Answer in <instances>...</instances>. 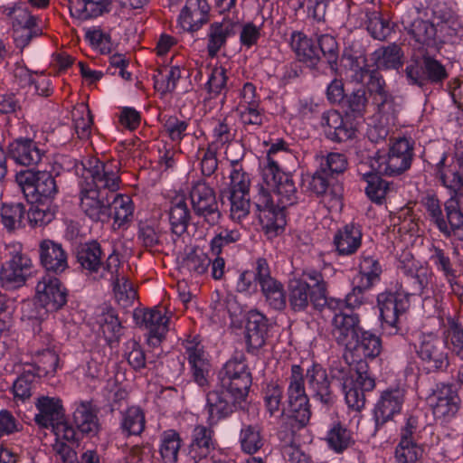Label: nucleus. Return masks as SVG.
<instances>
[{
  "instance_id": "2eb2a0df",
  "label": "nucleus",
  "mask_w": 463,
  "mask_h": 463,
  "mask_svg": "<svg viewBox=\"0 0 463 463\" xmlns=\"http://www.w3.org/2000/svg\"><path fill=\"white\" fill-rule=\"evenodd\" d=\"M332 339L346 351L355 345L363 327L359 314L350 310L333 316L330 323Z\"/></svg>"
},
{
  "instance_id": "f257e3e1",
  "label": "nucleus",
  "mask_w": 463,
  "mask_h": 463,
  "mask_svg": "<svg viewBox=\"0 0 463 463\" xmlns=\"http://www.w3.org/2000/svg\"><path fill=\"white\" fill-rule=\"evenodd\" d=\"M263 184L259 185L254 205L262 229L269 236H276L284 230V210L298 202V193L290 174L281 172L275 160L262 167Z\"/></svg>"
},
{
  "instance_id": "4d7b16f0",
  "label": "nucleus",
  "mask_w": 463,
  "mask_h": 463,
  "mask_svg": "<svg viewBox=\"0 0 463 463\" xmlns=\"http://www.w3.org/2000/svg\"><path fill=\"white\" fill-rule=\"evenodd\" d=\"M444 336L452 346L455 354L463 360V327L455 317L447 318Z\"/></svg>"
},
{
  "instance_id": "0e129e2a",
  "label": "nucleus",
  "mask_w": 463,
  "mask_h": 463,
  "mask_svg": "<svg viewBox=\"0 0 463 463\" xmlns=\"http://www.w3.org/2000/svg\"><path fill=\"white\" fill-rule=\"evenodd\" d=\"M423 449L415 441L400 440L395 449L394 458L397 463H417L422 456Z\"/></svg>"
},
{
  "instance_id": "473e14b6",
  "label": "nucleus",
  "mask_w": 463,
  "mask_h": 463,
  "mask_svg": "<svg viewBox=\"0 0 463 463\" xmlns=\"http://www.w3.org/2000/svg\"><path fill=\"white\" fill-rule=\"evenodd\" d=\"M446 217L445 220H439V230L446 237H454L458 241H463V213L459 203L454 198H450L445 203Z\"/></svg>"
},
{
  "instance_id": "b1692460",
  "label": "nucleus",
  "mask_w": 463,
  "mask_h": 463,
  "mask_svg": "<svg viewBox=\"0 0 463 463\" xmlns=\"http://www.w3.org/2000/svg\"><path fill=\"white\" fill-rule=\"evenodd\" d=\"M428 401L436 418L453 416L458 410L459 397L449 384H437Z\"/></svg>"
},
{
  "instance_id": "9b49d317",
  "label": "nucleus",
  "mask_w": 463,
  "mask_h": 463,
  "mask_svg": "<svg viewBox=\"0 0 463 463\" xmlns=\"http://www.w3.org/2000/svg\"><path fill=\"white\" fill-rule=\"evenodd\" d=\"M16 179L28 201L31 197V200L38 198L45 202H52L58 193L55 178L47 171L21 172Z\"/></svg>"
},
{
  "instance_id": "393cba45",
  "label": "nucleus",
  "mask_w": 463,
  "mask_h": 463,
  "mask_svg": "<svg viewBox=\"0 0 463 463\" xmlns=\"http://www.w3.org/2000/svg\"><path fill=\"white\" fill-rule=\"evenodd\" d=\"M33 420L41 428H53L64 418L62 402L58 397L40 396L36 399Z\"/></svg>"
},
{
  "instance_id": "a18cd8bd",
  "label": "nucleus",
  "mask_w": 463,
  "mask_h": 463,
  "mask_svg": "<svg viewBox=\"0 0 463 463\" xmlns=\"http://www.w3.org/2000/svg\"><path fill=\"white\" fill-rule=\"evenodd\" d=\"M382 267L379 261L372 256L363 254L359 264V271L354 281L373 288L380 280Z\"/></svg>"
},
{
  "instance_id": "423d86ee",
  "label": "nucleus",
  "mask_w": 463,
  "mask_h": 463,
  "mask_svg": "<svg viewBox=\"0 0 463 463\" xmlns=\"http://www.w3.org/2000/svg\"><path fill=\"white\" fill-rule=\"evenodd\" d=\"M221 387L232 398L246 400L252 384L251 373L243 355L228 360L219 371Z\"/></svg>"
},
{
  "instance_id": "774afa93",
  "label": "nucleus",
  "mask_w": 463,
  "mask_h": 463,
  "mask_svg": "<svg viewBox=\"0 0 463 463\" xmlns=\"http://www.w3.org/2000/svg\"><path fill=\"white\" fill-rule=\"evenodd\" d=\"M240 239L238 230L220 229L210 241V250L213 255H221L225 247L236 243Z\"/></svg>"
},
{
  "instance_id": "13d9d810",
  "label": "nucleus",
  "mask_w": 463,
  "mask_h": 463,
  "mask_svg": "<svg viewBox=\"0 0 463 463\" xmlns=\"http://www.w3.org/2000/svg\"><path fill=\"white\" fill-rule=\"evenodd\" d=\"M226 193L231 203V217L234 221H241L245 218L250 208L249 193L223 192Z\"/></svg>"
},
{
  "instance_id": "e433bc0d",
  "label": "nucleus",
  "mask_w": 463,
  "mask_h": 463,
  "mask_svg": "<svg viewBox=\"0 0 463 463\" xmlns=\"http://www.w3.org/2000/svg\"><path fill=\"white\" fill-rule=\"evenodd\" d=\"M98 409L91 402H80L74 412L73 421L82 434L95 436L99 430Z\"/></svg>"
},
{
  "instance_id": "1a4fd4ad",
  "label": "nucleus",
  "mask_w": 463,
  "mask_h": 463,
  "mask_svg": "<svg viewBox=\"0 0 463 463\" xmlns=\"http://www.w3.org/2000/svg\"><path fill=\"white\" fill-rule=\"evenodd\" d=\"M189 197L194 213L202 218L211 226L219 223L222 213L216 198L215 191L204 180H197L191 184Z\"/></svg>"
},
{
  "instance_id": "4c0bfd02",
  "label": "nucleus",
  "mask_w": 463,
  "mask_h": 463,
  "mask_svg": "<svg viewBox=\"0 0 463 463\" xmlns=\"http://www.w3.org/2000/svg\"><path fill=\"white\" fill-rule=\"evenodd\" d=\"M290 46L298 60L310 67L317 65L320 60L318 48L301 33L294 32L291 34Z\"/></svg>"
},
{
  "instance_id": "0eeeda50",
  "label": "nucleus",
  "mask_w": 463,
  "mask_h": 463,
  "mask_svg": "<svg viewBox=\"0 0 463 463\" xmlns=\"http://www.w3.org/2000/svg\"><path fill=\"white\" fill-rule=\"evenodd\" d=\"M305 380L302 367L293 364L288 378L287 402L289 416L299 427L307 426L312 414L309 399L306 393Z\"/></svg>"
},
{
  "instance_id": "a878e982",
  "label": "nucleus",
  "mask_w": 463,
  "mask_h": 463,
  "mask_svg": "<svg viewBox=\"0 0 463 463\" xmlns=\"http://www.w3.org/2000/svg\"><path fill=\"white\" fill-rule=\"evenodd\" d=\"M133 318L137 326L148 330V341L159 343L166 334L168 317L157 309H135Z\"/></svg>"
},
{
  "instance_id": "052dcab7",
  "label": "nucleus",
  "mask_w": 463,
  "mask_h": 463,
  "mask_svg": "<svg viewBox=\"0 0 463 463\" xmlns=\"http://www.w3.org/2000/svg\"><path fill=\"white\" fill-rule=\"evenodd\" d=\"M344 102L347 113H351L354 117H363L369 103L365 89L360 87L354 90L346 95Z\"/></svg>"
},
{
  "instance_id": "5701e85b",
  "label": "nucleus",
  "mask_w": 463,
  "mask_h": 463,
  "mask_svg": "<svg viewBox=\"0 0 463 463\" xmlns=\"http://www.w3.org/2000/svg\"><path fill=\"white\" fill-rule=\"evenodd\" d=\"M269 325L267 317L257 310H250L247 315L245 338L247 350L256 354L266 344Z\"/></svg>"
},
{
  "instance_id": "37998d69",
  "label": "nucleus",
  "mask_w": 463,
  "mask_h": 463,
  "mask_svg": "<svg viewBox=\"0 0 463 463\" xmlns=\"http://www.w3.org/2000/svg\"><path fill=\"white\" fill-rule=\"evenodd\" d=\"M326 440L328 447L338 454L343 453L354 442L352 432L339 420L333 421L327 430Z\"/></svg>"
},
{
  "instance_id": "f3484780",
  "label": "nucleus",
  "mask_w": 463,
  "mask_h": 463,
  "mask_svg": "<svg viewBox=\"0 0 463 463\" xmlns=\"http://www.w3.org/2000/svg\"><path fill=\"white\" fill-rule=\"evenodd\" d=\"M436 176L449 190L463 191V157L456 153H443L436 165Z\"/></svg>"
},
{
  "instance_id": "c756f323",
  "label": "nucleus",
  "mask_w": 463,
  "mask_h": 463,
  "mask_svg": "<svg viewBox=\"0 0 463 463\" xmlns=\"http://www.w3.org/2000/svg\"><path fill=\"white\" fill-rule=\"evenodd\" d=\"M8 155L19 165L33 166L42 161L45 151L31 138H17L9 144Z\"/></svg>"
},
{
  "instance_id": "de8ad7c7",
  "label": "nucleus",
  "mask_w": 463,
  "mask_h": 463,
  "mask_svg": "<svg viewBox=\"0 0 463 463\" xmlns=\"http://www.w3.org/2000/svg\"><path fill=\"white\" fill-rule=\"evenodd\" d=\"M182 445L180 434L175 430H165L161 434L159 452L164 463H176Z\"/></svg>"
},
{
  "instance_id": "c03bdc74",
  "label": "nucleus",
  "mask_w": 463,
  "mask_h": 463,
  "mask_svg": "<svg viewBox=\"0 0 463 463\" xmlns=\"http://www.w3.org/2000/svg\"><path fill=\"white\" fill-rule=\"evenodd\" d=\"M361 19H365L366 29L376 40L384 41L391 34L392 27L388 20L383 19L376 11H360Z\"/></svg>"
},
{
  "instance_id": "c85d7f7f",
  "label": "nucleus",
  "mask_w": 463,
  "mask_h": 463,
  "mask_svg": "<svg viewBox=\"0 0 463 463\" xmlns=\"http://www.w3.org/2000/svg\"><path fill=\"white\" fill-rule=\"evenodd\" d=\"M216 446L217 441L214 439V431L211 426L197 425L192 432L187 456L193 460V463H197L206 458L215 449Z\"/></svg>"
},
{
  "instance_id": "3c124183",
  "label": "nucleus",
  "mask_w": 463,
  "mask_h": 463,
  "mask_svg": "<svg viewBox=\"0 0 463 463\" xmlns=\"http://www.w3.org/2000/svg\"><path fill=\"white\" fill-rule=\"evenodd\" d=\"M241 450L249 455L257 453L264 444L261 430L258 425H244L239 437Z\"/></svg>"
},
{
  "instance_id": "603ef678",
  "label": "nucleus",
  "mask_w": 463,
  "mask_h": 463,
  "mask_svg": "<svg viewBox=\"0 0 463 463\" xmlns=\"http://www.w3.org/2000/svg\"><path fill=\"white\" fill-rule=\"evenodd\" d=\"M146 426L145 414L139 407L132 406L122 414L120 429L128 436L140 435Z\"/></svg>"
},
{
  "instance_id": "680f3d73",
  "label": "nucleus",
  "mask_w": 463,
  "mask_h": 463,
  "mask_svg": "<svg viewBox=\"0 0 463 463\" xmlns=\"http://www.w3.org/2000/svg\"><path fill=\"white\" fill-rule=\"evenodd\" d=\"M227 70L222 66H216L212 69L209 80L206 83V90L211 99L216 98L221 94H226L227 88Z\"/></svg>"
},
{
  "instance_id": "20e7f679",
  "label": "nucleus",
  "mask_w": 463,
  "mask_h": 463,
  "mask_svg": "<svg viewBox=\"0 0 463 463\" xmlns=\"http://www.w3.org/2000/svg\"><path fill=\"white\" fill-rule=\"evenodd\" d=\"M288 289L290 309L294 312H304L309 306L315 309L323 307L327 284L320 271L307 269L298 278L289 280Z\"/></svg>"
},
{
  "instance_id": "9d476101",
  "label": "nucleus",
  "mask_w": 463,
  "mask_h": 463,
  "mask_svg": "<svg viewBox=\"0 0 463 463\" xmlns=\"http://www.w3.org/2000/svg\"><path fill=\"white\" fill-rule=\"evenodd\" d=\"M404 72L409 84L420 88L428 84H442L449 77L445 66L429 54L411 61Z\"/></svg>"
},
{
  "instance_id": "6e6d98bb",
  "label": "nucleus",
  "mask_w": 463,
  "mask_h": 463,
  "mask_svg": "<svg viewBox=\"0 0 463 463\" xmlns=\"http://www.w3.org/2000/svg\"><path fill=\"white\" fill-rule=\"evenodd\" d=\"M379 175L377 172L366 173L363 177L367 184L365 187L367 196L377 203H382L390 189V184L380 177Z\"/></svg>"
},
{
  "instance_id": "8fccbe9b",
  "label": "nucleus",
  "mask_w": 463,
  "mask_h": 463,
  "mask_svg": "<svg viewBox=\"0 0 463 463\" xmlns=\"http://www.w3.org/2000/svg\"><path fill=\"white\" fill-rule=\"evenodd\" d=\"M109 208L111 209V218L118 227L128 222L132 218L134 207L131 198L128 195L114 192Z\"/></svg>"
},
{
  "instance_id": "c9c22d12",
  "label": "nucleus",
  "mask_w": 463,
  "mask_h": 463,
  "mask_svg": "<svg viewBox=\"0 0 463 463\" xmlns=\"http://www.w3.org/2000/svg\"><path fill=\"white\" fill-rule=\"evenodd\" d=\"M167 213L172 232L180 237L187 231L191 221V212L185 196L182 194L175 196L170 201Z\"/></svg>"
},
{
  "instance_id": "338daca9",
  "label": "nucleus",
  "mask_w": 463,
  "mask_h": 463,
  "mask_svg": "<svg viewBox=\"0 0 463 463\" xmlns=\"http://www.w3.org/2000/svg\"><path fill=\"white\" fill-rule=\"evenodd\" d=\"M165 232H163L158 226L142 223L138 229V239L146 249H154L163 245V237Z\"/></svg>"
},
{
  "instance_id": "5fc2aeb1",
  "label": "nucleus",
  "mask_w": 463,
  "mask_h": 463,
  "mask_svg": "<svg viewBox=\"0 0 463 463\" xmlns=\"http://www.w3.org/2000/svg\"><path fill=\"white\" fill-rule=\"evenodd\" d=\"M409 33L415 41L427 47L436 45L437 29L433 24L422 19H416L410 26Z\"/></svg>"
},
{
  "instance_id": "412c9836",
  "label": "nucleus",
  "mask_w": 463,
  "mask_h": 463,
  "mask_svg": "<svg viewBox=\"0 0 463 463\" xmlns=\"http://www.w3.org/2000/svg\"><path fill=\"white\" fill-rule=\"evenodd\" d=\"M245 400L232 398L228 401L223 391H212L206 395L205 410L208 413L207 422L210 426L216 425L220 420L230 417Z\"/></svg>"
},
{
  "instance_id": "09e8293b",
  "label": "nucleus",
  "mask_w": 463,
  "mask_h": 463,
  "mask_svg": "<svg viewBox=\"0 0 463 463\" xmlns=\"http://www.w3.org/2000/svg\"><path fill=\"white\" fill-rule=\"evenodd\" d=\"M25 213L26 209L21 203H3L0 211L1 222L9 232H13L25 226Z\"/></svg>"
},
{
  "instance_id": "2f4dec72",
  "label": "nucleus",
  "mask_w": 463,
  "mask_h": 463,
  "mask_svg": "<svg viewBox=\"0 0 463 463\" xmlns=\"http://www.w3.org/2000/svg\"><path fill=\"white\" fill-rule=\"evenodd\" d=\"M210 6L206 0H186L179 15L183 29L189 32L197 31L208 21Z\"/></svg>"
},
{
  "instance_id": "4be33fe9",
  "label": "nucleus",
  "mask_w": 463,
  "mask_h": 463,
  "mask_svg": "<svg viewBox=\"0 0 463 463\" xmlns=\"http://www.w3.org/2000/svg\"><path fill=\"white\" fill-rule=\"evenodd\" d=\"M305 379L314 399L326 406H331L335 402V396L331 389L326 371L319 364H314L308 368Z\"/></svg>"
},
{
  "instance_id": "cd10ccee",
  "label": "nucleus",
  "mask_w": 463,
  "mask_h": 463,
  "mask_svg": "<svg viewBox=\"0 0 463 463\" xmlns=\"http://www.w3.org/2000/svg\"><path fill=\"white\" fill-rule=\"evenodd\" d=\"M184 348L194 382L202 387L207 385L211 364L203 345L192 340L186 342Z\"/></svg>"
},
{
  "instance_id": "a211bd4d",
  "label": "nucleus",
  "mask_w": 463,
  "mask_h": 463,
  "mask_svg": "<svg viewBox=\"0 0 463 463\" xmlns=\"http://www.w3.org/2000/svg\"><path fill=\"white\" fill-rule=\"evenodd\" d=\"M120 260L117 254H110L105 264L104 269L110 274L115 298L119 305L128 307L133 304L137 297V292L133 284L125 276L119 273Z\"/></svg>"
},
{
  "instance_id": "864d4df0",
  "label": "nucleus",
  "mask_w": 463,
  "mask_h": 463,
  "mask_svg": "<svg viewBox=\"0 0 463 463\" xmlns=\"http://www.w3.org/2000/svg\"><path fill=\"white\" fill-rule=\"evenodd\" d=\"M343 58L347 61L345 66L353 72L351 75L352 80L357 83L364 82L365 76L372 71L367 64L365 54L362 51L354 52L345 51Z\"/></svg>"
},
{
  "instance_id": "ddd939ff",
  "label": "nucleus",
  "mask_w": 463,
  "mask_h": 463,
  "mask_svg": "<svg viewBox=\"0 0 463 463\" xmlns=\"http://www.w3.org/2000/svg\"><path fill=\"white\" fill-rule=\"evenodd\" d=\"M377 305L383 328L389 330L390 335L397 334L400 330L401 317L410 307L407 296L400 292H383L377 297Z\"/></svg>"
},
{
  "instance_id": "72a5a7b5",
  "label": "nucleus",
  "mask_w": 463,
  "mask_h": 463,
  "mask_svg": "<svg viewBox=\"0 0 463 463\" xmlns=\"http://www.w3.org/2000/svg\"><path fill=\"white\" fill-rule=\"evenodd\" d=\"M333 241L338 255L354 254L362 244L360 226L354 223L345 225L335 232Z\"/></svg>"
},
{
  "instance_id": "bf43d9fd",
  "label": "nucleus",
  "mask_w": 463,
  "mask_h": 463,
  "mask_svg": "<svg viewBox=\"0 0 463 463\" xmlns=\"http://www.w3.org/2000/svg\"><path fill=\"white\" fill-rule=\"evenodd\" d=\"M59 361V356L55 352L45 350L40 354L37 364L31 365L29 369L34 373L36 377L52 376L58 368Z\"/></svg>"
},
{
  "instance_id": "dca6fc26",
  "label": "nucleus",
  "mask_w": 463,
  "mask_h": 463,
  "mask_svg": "<svg viewBox=\"0 0 463 463\" xmlns=\"http://www.w3.org/2000/svg\"><path fill=\"white\" fill-rule=\"evenodd\" d=\"M36 294L45 311H58L67 303V289L61 280L51 275H44L36 285Z\"/></svg>"
},
{
  "instance_id": "58836bf2",
  "label": "nucleus",
  "mask_w": 463,
  "mask_h": 463,
  "mask_svg": "<svg viewBox=\"0 0 463 463\" xmlns=\"http://www.w3.org/2000/svg\"><path fill=\"white\" fill-rule=\"evenodd\" d=\"M57 205L52 202L32 200L30 208L26 211L27 222L32 227H41L50 223L57 213Z\"/></svg>"
},
{
  "instance_id": "6ab92c4d",
  "label": "nucleus",
  "mask_w": 463,
  "mask_h": 463,
  "mask_svg": "<svg viewBox=\"0 0 463 463\" xmlns=\"http://www.w3.org/2000/svg\"><path fill=\"white\" fill-rule=\"evenodd\" d=\"M365 83V90L373 98V103L377 106L379 112L394 114L397 111V103L387 90L385 80L378 69H373Z\"/></svg>"
},
{
  "instance_id": "f704fd0d",
  "label": "nucleus",
  "mask_w": 463,
  "mask_h": 463,
  "mask_svg": "<svg viewBox=\"0 0 463 463\" xmlns=\"http://www.w3.org/2000/svg\"><path fill=\"white\" fill-rule=\"evenodd\" d=\"M110 0H69L68 7L72 17L86 21L110 11Z\"/></svg>"
},
{
  "instance_id": "7ed1b4c3",
  "label": "nucleus",
  "mask_w": 463,
  "mask_h": 463,
  "mask_svg": "<svg viewBox=\"0 0 463 463\" xmlns=\"http://www.w3.org/2000/svg\"><path fill=\"white\" fill-rule=\"evenodd\" d=\"M381 351L380 337L363 329L355 339V345L347 349L344 354L348 364H358L355 375H352L350 379H345L343 383L346 404L354 411H359L364 407L365 392L373 391L375 387V380L365 370L367 364L363 359H373L381 354Z\"/></svg>"
},
{
  "instance_id": "6e6552de",
  "label": "nucleus",
  "mask_w": 463,
  "mask_h": 463,
  "mask_svg": "<svg viewBox=\"0 0 463 463\" xmlns=\"http://www.w3.org/2000/svg\"><path fill=\"white\" fill-rule=\"evenodd\" d=\"M413 148L407 138H399L391 146L389 152L377 155L371 160V167L380 175H398L410 168Z\"/></svg>"
},
{
  "instance_id": "69168bd1",
  "label": "nucleus",
  "mask_w": 463,
  "mask_h": 463,
  "mask_svg": "<svg viewBox=\"0 0 463 463\" xmlns=\"http://www.w3.org/2000/svg\"><path fill=\"white\" fill-rule=\"evenodd\" d=\"M232 170L230 175L231 184L226 192H250V177L249 175L242 169L240 164V158H231Z\"/></svg>"
},
{
  "instance_id": "f03ea898",
  "label": "nucleus",
  "mask_w": 463,
  "mask_h": 463,
  "mask_svg": "<svg viewBox=\"0 0 463 463\" xmlns=\"http://www.w3.org/2000/svg\"><path fill=\"white\" fill-rule=\"evenodd\" d=\"M83 166L80 209L90 220L107 222L111 219L110 201L121 183L119 165L113 160L103 162L90 157Z\"/></svg>"
},
{
  "instance_id": "a19ab883",
  "label": "nucleus",
  "mask_w": 463,
  "mask_h": 463,
  "mask_svg": "<svg viewBox=\"0 0 463 463\" xmlns=\"http://www.w3.org/2000/svg\"><path fill=\"white\" fill-rule=\"evenodd\" d=\"M101 255V247L96 241L80 244L77 248V261L90 272H97L103 265Z\"/></svg>"
},
{
  "instance_id": "39448f33",
  "label": "nucleus",
  "mask_w": 463,
  "mask_h": 463,
  "mask_svg": "<svg viewBox=\"0 0 463 463\" xmlns=\"http://www.w3.org/2000/svg\"><path fill=\"white\" fill-rule=\"evenodd\" d=\"M1 258L5 262L1 266L0 280L7 289L23 287L31 274L32 260L23 251L19 242L5 244L0 250Z\"/></svg>"
},
{
  "instance_id": "e2e57ef3",
  "label": "nucleus",
  "mask_w": 463,
  "mask_h": 463,
  "mask_svg": "<svg viewBox=\"0 0 463 463\" xmlns=\"http://www.w3.org/2000/svg\"><path fill=\"white\" fill-rule=\"evenodd\" d=\"M373 55L375 56L378 67H383L385 69H396L402 63V49L396 44L389 45L385 48L377 50L374 52Z\"/></svg>"
},
{
  "instance_id": "f8f14e48",
  "label": "nucleus",
  "mask_w": 463,
  "mask_h": 463,
  "mask_svg": "<svg viewBox=\"0 0 463 463\" xmlns=\"http://www.w3.org/2000/svg\"><path fill=\"white\" fill-rule=\"evenodd\" d=\"M416 353L429 372H445L449 365L446 344L433 334H424L420 337Z\"/></svg>"
},
{
  "instance_id": "7c9ffc66",
  "label": "nucleus",
  "mask_w": 463,
  "mask_h": 463,
  "mask_svg": "<svg viewBox=\"0 0 463 463\" xmlns=\"http://www.w3.org/2000/svg\"><path fill=\"white\" fill-rule=\"evenodd\" d=\"M321 126L326 137L337 143L347 141L355 135V128L345 122L342 115L335 109L326 110L322 114Z\"/></svg>"
},
{
  "instance_id": "aec40b11",
  "label": "nucleus",
  "mask_w": 463,
  "mask_h": 463,
  "mask_svg": "<svg viewBox=\"0 0 463 463\" xmlns=\"http://www.w3.org/2000/svg\"><path fill=\"white\" fill-rule=\"evenodd\" d=\"M405 275L404 280V295L408 296H423V306L433 300L430 293L432 291L430 285L431 272L424 267L412 268L404 266L402 268Z\"/></svg>"
},
{
  "instance_id": "4468645a",
  "label": "nucleus",
  "mask_w": 463,
  "mask_h": 463,
  "mask_svg": "<svg viewBox=\"0 0 463 463\" xmlns=\"http://www.w3.org/2000/svg\"><path fill=\"white\" fill-rule=\"evenodd\" d=\"M406 398V389L400 385L389 386L383 390L373 409L375 431L402 412Z\"/></svg>"
},
{
  "instance_id": "ea45409f",
  "label": "nucleus",
  "mask_w": 463,
  "mask_h": 463,
  "mask_svg": "<svg viewBox=\"0 0 463 463\" xmlns=\"http://www.w3.org/2000/svg\"><path fill=\"white\" fill-rule=\"evenodd\" d=\"M97 323L108 344L118 342L122 331L121 321L112 307H104L97 315Z\"/></svg>"
},
{
  "instance_id": "79ce46f5",
  "label": "nucleus",
  "mask_w": 463,
  "mask_h": 463,
  "mask_svg": "<svg viewBox=\"0 0 463 463\" xmlns=\"http://www.w3.org/2000/svg\"><path fill=\"white\" fill-rule=\"evenodd\" d=\"M233 24L230 21L215 22L208 31V55L215 57L221 48L225 45L227 38L233 33Z\"/></svg>"
},
{
  "instance_id": "49530a36",
  "label": "nucleus",
  "mask_w": 463,
  "mask_h": 463,
  "mask_svg": "<svg viewBox=\"0 0 463 463\" xmlns=\"http://www.w3.org/2000/svg\"><path fill=\"white\" fill-rule=\"evenodd\" d=\"M254 279L260 285L264 297L284 287L280 281L271 276L269 263L264 258H259L256 260Z\"/></svg>"
},
{
  "instance_id": "bb28decb",
  "label": "nucleus",
  "mask_w": 463,
  "mask_h": 463,
  "mask_svg": "<svg viewBox=\"0 0 463 463\" xmlns=\"http://www.w3.org/2000/svg\"><path fill=\"white\" fill-rule=\"evenodd\" d=\"M39 258L42 266L54 274H61L68 268V254L61 243L52 240H43L39 244Z\"/></svg>"
}]
</instances>
